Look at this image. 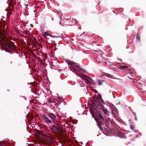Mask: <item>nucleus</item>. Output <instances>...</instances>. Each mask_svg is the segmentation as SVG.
Instances as JSON below:
<instances>
[{
    "label": "nucleus",
    "instance_id": "obj_1",
    "mask_svg": "<svg viewBox=\"0 0 146 146\" xmlns=\"http://www.w3.org/2000/svg\"><path fill=\"white\" fill-rule=\"evenodd\" d=\"M92 102V104L91 111L93 113L94 119L97 122L100 129L102 130L105 126L109 128L110 123L109 118L106 117L104 118L96 110L97 109H101L106 116H109L110 115L109 112L105 107L106 104L102 99L101 96L100 95L99 97H94V100Z\"/></svg>",
    "mask_w": 146,
    "mask_h": 146
},
{
    "label": "nucleus",
    "instance_id": "obj_2",
    "mask_svg": "<svg viewBox=\"0 0 146 146\" xmlns=\"http://www.w3.org/2000/svg\"><path fill=\"white\" fill-rule=\"evenodd\" d=\"M0 40L3 43V46L6 49L8 46L10 49L13 50L14 44L8 37H6V33L4 31H0Z\"/></svg>",
    "mask_w": 146,
    "mask_h": 146
},
{
    "label": "nucleus",
    "instance_id": "obj_3",
    "mask_svg": "<svg viewBox=\"0 0 146 146\" xmlns=\"http://www.w3.org/2000/svg\"><path fill=\"white\" fill-rule=\"evenodd\" d=\"M56 125H52L51 127V131L54 133L57 134H62L63 133L62 129L60 127V126L57 124V123H56Z\"/></svg>",
    "mask_w": 146,
    "mask_h": 146
},
{
    "label": "nucleus",
    "instance_id": "obj_4",
    "mask_svg": "<svg viewBox=\"0 0 146 146\" xmlns=\"http://www.w3.org/2000/svg\"><path fill=\"white\" fill-rule=\"evenodd\" d=\"M65 61L66 63L71 66L70 68L72 69H74V70H76L75 69L77 68H78V69L79 70H81V68L79 66L77 65L76 63H74L71 62L70 60H66Z\"/></svg>",
    "mask_w": 146,
    "mask_h": 146
},
{
    "label": "nucleus",
    "instance_id": "obj_5",
    "mask_svg": "<svg viewBox=\"0 0 146 146\" xmlns=\"http://www.w3.org/2000/svg\"><path fill=\"white\" fill-rule=\"evenodd\" d=\"M47 116L51 119L53 123L54 124L57 123V121L56 119V117L53 113H48Z\"/></svg>",
    "mask_w": 146,
    "mask_h": 146
},
{
    "label": "nucleus",
    "instance_id": "obj_6",
    "mask_svg": "<svg viewBox=\"0 0 146 146\" xmlns=\"http://www.w3.org/2000/svg\"><path fill=\"white\" fill-rule=\"evenodd\" d=\"M42 116L44 119L45 120L47 123H52L51 121L45 114H42Z\"/></svg>",
    "mask_w": 146,
    "mask_h": 146
},
{
    "label": "nucleus",
    "instance_id": "obj_7",
    "mask_svg": "<svg viewBox=\"0 0 146 146\" xmlns=\"http://www.w3.org/2000/svg\"><path fill=\"white\" fill-rule=\"evenodd\" d=\"M117 136L120 138H126V137L125 135L123 133L119 132L117 134Z\"/></svg>",
    "mask_w": 146,
    "mask_h": 146
},
{
    "label": "nucleus",
    "instance_id": "obj_8",
    "mask_svg": "<svg viewBox=\"0 0 146 146\" xmlns=\"http://www.w3.org/2000/svg\"><path fill=\"white\" fill-rule=\"evenodd\" d=\"M47 138L46 141L47 142L45 143L48 145V144H50L52 143V140L49 137L47 136Z\"/></svg>",
    "mask_w": 146,
    "mask_h": 146
},
{
    "label": "nucleus",
    "instance_id": "obj_9",
    "mask_svg": "<svg viewBox=\"0 0 146 146\" xmlns=\"http://www.w3.org/2000/svg\"><path fill=\"white\" fill-rule=\"evenodd\" d=\"M84 77H85V78L86 79V81L87 82H88L89 83L92 79L91 78H90L89 77H88V76H87L86 75L85 76H84Z\"/></svg>",
    "mask_w": 146,
    "mask_h": 146
},
{
    "label": "nucleus",
    "instance_id": "obj_10",
    "mask_svg": "<svg viewBox=\"0 0 146 146\" xmlns=\"http://www.w3.org/2000/svg\"><path fill=\"white\" fill-rule=\"evenodd\" d=\"M15 0H11L9 3L10 5L13 7L15 4Z\"/></svg>",
    "mask_w": 146,
    "mask_h": 146
},
{
    "label": "nucleus",
    "instance_id": "obj_11",
    "mask_svg": "<svg viewBox=\"0 0 146 146\" xmlns=\"http://www.w3.org/2000/svg\"><path fill=\"white\" fill-rule=\"evenodd\" d=\"M98 84L99 85H102L104 82V80H98Z\"/></svg>",
    "mask_w": 146,
    "mask_h": 146
},
{
    "label": "nucleus",
    "instance_id": "obj_12",
    "mask_svg": "<svg viewBox=\"0 0 146 146\" xmlns=\"http://www.w3.org/2000/svg\"><path fill=\"white\" fill-rule=\"evenodd\" d=\"M128 68V67L126 66H120L119 67V68L121 69H125L127 68Z\"/></svg>",
    "mask_w": 146,
    "mask_h": 146
},
{
    "label": "nucleus",
    "instance_id": "obj_13",
    "mask_svg": "<svg viewBox=\"0 0 146 146\" xmlns=\"http://www.w3.org/2000/svg\"><path fill=\"white\" fill-rule=\"evenodd\" d=\"M89 84L92 86H94L95 84V82L92 79L91 80V81H90Z\"/></svg>",
    "mask_w": 146,
    "mask_h": 146
},
{
    "label": "nucleus",
    "instance_id": "obj_14",
    "mask_svg": "<svg viewBox=\"0 0 146 146\" xmlns=\"http://www.w3.org/2000/svg\"><path fill=\"white\" fill-rule=\"evenodd\" d=\"M13 7H12V8L10 9L8 11V12L9 13L10 15H11L12 14V12L13 11Z\"/></svg>",
    "mask_w": 146,
    "mask_h": 146
},
{
    "label": "nucleus",
    "instance_id": "obj_15",
    "mask_svg": "<svg viewBox=\"0 0 146 146\" xmlns=\"http://www.w3.org/2000/svg\"><path fill=\"white\" fill-rule=\"evenodd\" d=\"M43 128H44V129H45L46 130H48V127L46 125H44V126H43Z\"/></svg>",
    "mask_w": 146,
    "mask_h": 146
},
{
    "label": "nucleus",
    "instance_id": "obj_16",
    "mask_svg": "<svg viewBox=\"0 0 146 146\" xmlns=\"http://www.w3.org/2000/svg\"><path fill=\"white\" fill-rule=\"evenodd\" d=\"M43 36H46V35H48L49 36H50V35L47 32H45L44 34H43Z\"/></svg>",
    "mask_w": 146,
    "mask_h": 146
},
{
    "label": "nucleus",
    "instance_id": "obj_17",
    "mask_svg": "<svg viewBox=\"0 0 146 146\" xmlns=\"http://www.w3.org/2000/svg\"><path fill=\"white\" fill-rule=\"evenodd\" d=\"M136 38L137 40H140V38L139 36L137 35L136 36Z\"/></svg>",
    "mask_w": 146,
    "mask_h": 146
},
{
    "label": "nucleus",
    "instance_id": "obj_18",
    "mask_svg": "<svg viewBox=\"0 0 146 146\" xmlns=\"http://www.w3.org/2000/svg\"><path fill=\"white\" fill-rule=\"evenodd\" d=\"M130 129L132 130H133L134 129V127L132 125H130Z\"/></svg>",
    "mask_w": 146,
    "mask_h": 146
},
{
    "label": "nucleus",
    "instance_id": "obj_19",
    "mask_svg": "<svg viewBox=\"0 0 146 146\" xmlns=\"http://www.w3.org/2000/svg\"><path fill=\"white\" fill-rule=\"evenodd\" d=\"M28 32V31H22V33H24L25 34H26V35H27V32Z\"/></svg>",
    "mask_w": 146,
    "mask_h": 146
},
{
    "label": "nucleus",
    "instance_id": "obj_20",
    "mask_svg": "<svg viewBox=\"0 0 146 146\" xmlns=\"http://www.w3.org/2000/svg\"><path fill=\"white\" fill-rule=\"evenodd\" d=\"M56 100H54L53 101H49V102L51 103H55Z\"/></svg>",
    "mask_w": 146,
    "mask_h": 146
},
{
    "label": "nucleus",
    "instance_id": "obj_21",
    "mask_svg": "<svg viewBox=\"0 0 146 146\" xmlns=\"http://www.w3.org/2000/svg\"><path fill=\"white\" fill-rule=\"evenodd\" d=\"M16 31L18 34H20V33L19 32V30L17 29V30Z\"/></svg>",
    "mask_w": 146,
    "mask_h": 146
},
{
    "label": "nucleus",
    "instance_id": "obj_22",
    "mask_svg": "<svg viewBox=\"0 0 146 146\" xmlns=\"http://www.w3.org/2000/svg\"><path fill=\"white\" fill-rule=\"evenodd\" d=\"M0 146H6L4 144L0 143Z\"/></svg>",
    "mask_w": 146,
    "mask_h": 146
},
{
    "label": "nucleus",
    "instance_id": "obj_23",
    "mask_svg": "<svg viewBox=\"0 0 146 146\" xmlns=\"http://www.w3.org/2000/svg\"><path fill=\"white\" fill-rule=\"evenodd\" d=\"M106 76L109 78H111V76L109 74H106Z\"/></svg>",
    "mask_w": 146,
    "mask_h": 146
},
{
    "label": "nucleus",
    "instance_id": "obj_24",
    "mask_svg": "<svg viewBox=\"0 0 146 146\" xmlns=\"http://www.w3.org/2000/svg\"><path fill=\"white\" fill-rule=\"evenodd\" d=\"M51 36L52 37H54H54H56L55 36H53V35H52Z\"/></svg>",
    "mask_w": 146,
    "mask_h": 146
},
{
    "label": "nucleus",
    "instance_id": "obj_25",
    "mask_svg": "<svg viewBox=\"0 0 146 146\" xmlns=\"http://www.w3.org/2000/svg\"><path fill=\"white\" fill-rule=\"evenodd\" d=\"M82 86H84V84H82Z\"/></svg>",
    "mask_w": 146,
    "mask_h": 146
},
{
    "label": "nucleus",
    "instance_id": "obj_26",
    "mask_svg": "<svg viewBox=\"0 0 146 146\" xmlns=\"http://www.w3.org/2000/svg\"><path fill=\"white\" fill-rule=\"evenodd\" d=\"M21 36L22 37H24V36L23 35H21Z\"/></svg>",
    "mask_w": 146,
    "mask_h": 146
},
{
    "label": "nucleus",
    "instance_id": "obj_27",
    "mask_svg": "<svg viewBox=\"0 0 146 146\" xmlns=\"http://www.w3.org/2000/svg\"><path fill=\"white\" fill-rule=\"evenodd\" d=\"M44 36V37L45 38H46V36Z\"/></svg>",
    "mask_w": 146,
    "mask_h": 146
},
{
    "label": "nucleus",
    "instance_id": "obj_28",
    "mask_svg": "<svg viewBox=\"0 0 146 146\" xmlns=\"http://www.w3.org/2000/svg\"><path fill=\"white\" fill-rule=\"evenodd\" d=\"M30 35H31V34H30L29 33L28 35L29 36H30Z\"/></svg>",
    "mask_w": 146,
    "mask_h": 146
},
{
    "label": "nucleus",
    "instance_id": "obj_29",
    "mask_svg": "<svg viewBox=\"0 0 146 146\" xmlns=\"http://www.w3.org/2000/svg\"><path fill=\"white\" fill-rule=\"evenodd\" d=\"M21 33H22L21 34V33L20 34L21 35L22 34H23V33H22V32H21Z\"/></svg>",
    "mask_w": 146,
    "mask_h": 146
},
{
    "label": "nucleus",
    "instance_id": "obj_30",
    "mask_svg": "<svg viewBox=\"0 0 146 146\" xmlns=\"http://www.w3.org/2000/svg\"><path fill=\"white\" fill-rule=\"evenodd\" d=\"M60 25H61V23L60 22Z\"/></svg>",
    "mask_w": 146,
    "mask_h": 146
},
{
    "label": "nucleus",
    "instance_id": "obj_31",
    "mask_svg": "<svg viewBox=\"0 0 146 146\" xmlns=\"http://www.w3.org/2000/svg\"><path fill=\"white\" fill-rule=\"evenodd\" d=\"M56 37L58 38L59 37H58V36H56Z\"/></svg>",
    "mask_w": 146,
    "mask_h": 146
}]
</instances>
